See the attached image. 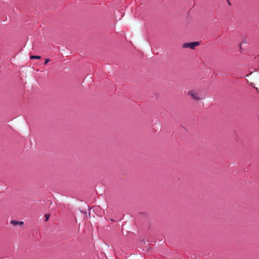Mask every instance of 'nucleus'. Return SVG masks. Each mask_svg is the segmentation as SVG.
<instances>
[{"label": "nucleus", "instance_id": "nucleus-1", "mask_svg": "<svg viewBox=\"0 0 259 259\" xmlns=\"http://www.w3.org/2000/svg\"><path fill=\"white\" fill-rule=\"evenodd\" d=\"M188 94L193 99L196 101L200 100L203 99L199 93L195 91H190L188 92Z\"/></svg>", "mask_w": 259, "mask_h": 259}, {"label": "nucleus", "instance_id": "nucleus-2", "mask_svg": "<svg viewBox=\"0 0 259 259\" xmlns=\"http://www.w3.org/2000/svg\"><path fill=\"white\" fill-rule=\"evenodd\" d=\"M199 45V42L197 41L191 42L190 43H185L183 45V48H190L191 49H194L196 47Z\"/></svg>", "mask_w": 259, "mask_h": 259}, {"label": "nucleus", "instance_id": "nucleus-3", "mask_svg": "<svg viewBox=\"0 0 259 259\" xmlns=\"http://www.w3.org/2000/svg\"><path fill=\"white\" fill-rule=\"evenodd\" d=\"M11 223L14 226L20 225L22 226L23 225V222L18 221L17 220H12L11 221Z\"/></svg>", "mask_w": 259, "mask_h": 259}, {"label": "nucleus", "instance_id": "nucleus-4", "mask_svg": "<svg viewBox=\"0 0 259 259\" xmlns=\"http://www.w3.org/2000/svg\"><path fill=\"white\" fill-rule=\"evenodd\" d=\"M30 59H39L41 58V57L40 56L32 55V56H30Z\"/></svg>", "mask_w": 259, "mask_h": 259}, {"label": "nucleus", "instance_id": "nucleus-5", "mask_svg": "<svg viewBox=\"0 0 259 259\" xmlns=\"http://www.w3.org/2000/svg\"><path fill=\"white\" fill-rule=\"evenodd\" d=\"M50 61V60L49 59H45V62L44 63V64L45 65H46L48 62H49Z\"/></svg>", "mask_w": 259, "mask_h": 259}, {"label": "nucleus", "instance_id": "nucleus-6", "mask_svg": "<svg viewBox=\"0 0 259 259\" xmlns=\"http://www.w3.org/2000/svg\"><path fill=\"white\" fill-rule=\"evenodd\" d=\"M45 217L46 218V221H47L49 220V214H46Z\"/></svg>", "mask_w": 259, "mask_h": 259}, {"label": "nucleus", "instance_id": "nucleus-7", "mask_svg": "<svg viewBox=\"0 0 259 259\" xmlns=\"http://www.w3.org/2000/svg\"><path fill=\"white\" fill-rule=\"evenodd\" d=\"M252 87H253V88H255L256 89V90L258 91V89H257V88H255L254 85H252Z\"/></svg>", "mask_w": 259, "mask_h": 259}, {"label": "nucleus", "instance_id": "nucleus-8", "mask_svg": "<svg viewBox=\"0 0 259 259\" xmlns=\"http://www.w3.org/2000/svg\"><path fill=\"white\" fill-rule=\"evenodd\" d=\"M246 42L244 40H243L242 41V43H246Z\"/></svg>", "mask_w": 259, "mask_h": 259}, {"label": "nucleus", "instance_id": "nucleus-9", "mask_svg": "<svg viewBox=\"0 0 259 259\" xmlns=\"http://www.w3.org/2000/svg\"><path fill=\"white\" fill-rule=\"evenodd\" d=\"M240 48H241V44L240 45Z\"/></svg>", "mask_w": 259, "mask_h": 259}]
</instances>
